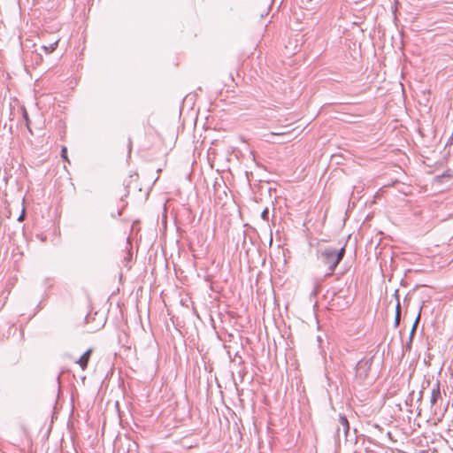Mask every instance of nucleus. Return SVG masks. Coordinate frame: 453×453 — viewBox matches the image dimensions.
<instances>
[{
  "label": "nucleus",
  "mask_w": 453,
  "mask_h": 453,
  "mask_svg": "<svg viewBox=\"0 0 453 453\" xmlns=\"http://www.w3.org/2000/svg\"><path fill=\"white\" fill-rule=\"evenodd\" d=\"M345 255V248L336 250L332 247H326L319 249L317 253L319 262L327 268L326 276H330L334 273L339 263L342 260Z\"/></svg>",
  "instance_id": "nucleus-1"
},
{
  "label": "nucleus",
  "mask_w": 453,
  "mask_h": 453,
  "mask_svg": "<svg viewBox=\"0 0 453 453\" xmlns=\"http://www.w3.org/2000/svg\"><path fill=\"white\" fill-rule=\"evenodd\" d=\"M106 320V313H87L85 316V323L88 326V330L90 332L102 328Z\"/></svg>",
  "instance_id": "nucleus-2"
},
{
  "label": "nucleus",
  "mask_w": 453,
  "mask_h": 453,
  "mask_svg": "<svg viewBox=\"0 0 453 453\" xmlns=\"http://www.w3.org/2000/svg\"><path fill=\"white\" fill-rule=\"evenodd\" d=\"M420 296L418 290L408 293L403 299V308L408 310L422 311L424 305H420Z\"/></svg>",
  "instance_id": "nucleus-3"
},
{
  "label": "nucleus",
  "mask_w": 453,
  "mask_h": 453,
  "mask_svg": "<svg viewBox=\"0 0 453 453\" xmlns=\"http://www.w3.org/2000/svg\"><path fill=\"white\" fill-rule=\"evenodd\" d=\"M372 359V358H365L361 359L356 366V376L360 380H364L367 378Z\"/></svg>",
  "instance_id": "nucleus-4"
},
{
  "label": "nucleus",
  "mask_w": 453,
  "mask_h": 453,
  "mask_svg": "<svg viewBox=\"0 0 453 453\" xmlns=\"http://www.w3.org/2000/svg\"><path fill=\"white\" fill-rule=\"evenodd\" d=\"M349 424L347 418L345 416L340 415L339 424L336 428V435L338 436V438H340V433H341V431H342L343 435L346 438L347 434L349 433Z\"/></svg>",
  "instance_id": "nucleus-5"
},
{
  "label": "nucleus",
  "mask_w": 453,
  "mask_h": 453,
  "mask_svg": "<svg viewBox=\"0 0 453 453\" xmlns=\"http://www.w3.org/2000/svg\"><path fill=\"white\" fill-rule=\"evenodd\" d=\"M441 391H440V383L439 381H436L434 384V387L432 388L431 396H430V403L432 405H434L437 403V400L441 398Z\"/></svg>",
  "instance_id": "nucleus-6"
},
{
  "label": "nucleus",
  "mask_w": 453,
  "mask_h": 453,
  "mask_svg": "<svg viewBox=\"0 0 453 453\" xmlns=\"http://www.w3.org/2000/svg\"><path fill=\"white\" fill-rule=\"evenodd\" d=\"M92 352V349H88L81 357L80 359L78 360V364L80 365L81 368L82 370H85L87 365H88V360H89V357H90V354Z\"/></svg>",
  "instance_id": "nucleus-7"
},
{
  "label": "nucleus",
  "mask_w": 453,
  "mask_h": 453,
  "mask_svg": "<svg viewBox=\"0 0 453 453\" xmlns=\"http://www.w3.org/2000/svg\"><path fill=\"white\" fill-rule=\"evenodd\" d=\"M389 304H393L391 308H394L395 311H401L402 306L399 300L398 290H395V294L392 296V300Z\"/></svg>",
  "instance_id": "nucleus-8"
},
{
  "label": "nucleus",
  "mask_w": 453,
  "mask_h": 453,
  "mask_svg": "<svg viewBox=\"0 0 453 453\" xmlns=\"http://www.w3.org/2000/svg\"><path fill=\"white\" fill-rule=\"evenodd\" d=\"M58 45V40L55 41L54 42L50 43L49 46L42 45V50L46 53L50 54L53 52Z\"/></svg>",
  "instance_id": "nucleus-9"
},
{
  "label": "nucleus",
  "mask_w": 453,
  "mask_h": 453,
  "mask_svg": "<svg viewBox=\"0 0 453 453\" xmlns=\"http://www.w3.org/2000/svg\"><path fill=\"white\" fill-rule=\"evenodd\" d=\"M261 218L265 220V221H269V210L268 208H265L262 213H261Z\"/></svg>",
  "instance_id": "nucleus-10"
},
{
  "label": "nucleus",
  "mask_w": 453,
  "mask_h": 453,
  "mask_svg": "<svg viewBox=\"0 0 453 453\" xmlns=\"http://www.w3.org/2000/svg\"><path fill=\"white\" fill-rule=\"evenodd\" d=\"M420 315H421V313H418V316L416 317V319L414 320L412 330H411V334H413V332L416 330L418 323V321L420 319Z\"/></svg>",
  "instance_id": "nucleus-11"
},
{
  "label": "nucleus",
  "mask_w": 453,
  "mask_h": 453,
  "mask_svg": "<svg viewBox=\"0 0 453 453\" xmlns=\"http://www.w3.org/2000/svg\"><path fill=\"white\" fill-rule=\"evenodd\" d=\"M61 157L65 161H68V158H67V150L65 147H63L62 150H61Z\"/></svg>",
  "instance_id": "nucleus-12"
},
{
  "label": "nucleus",
  "mask_w": 453,
  "mask_h": 453,
  "mask_svg": "<svg viewBox=\"0 0 453 453\" xmlns=\"http://www.w3.org/2000/svg\"><path fill=\"white\" fill-rule=\"evenodd\" d=\"M35 58H36V59H35L36 64H39L42 60V56H40L39 54H36Z\"/></svg>",
  "instance_id": "nucleus-13"
},
{
  "label": "nucleus",
  "mask_w": 453,
  "mask_h": 453,
  "mask_svg": "<svg viewBox=\"0 0 453 453\" xmlns=\"http://www.w3.org/2000/svg\"><path fill=\"white\" fill-rule=\"evenodd\" d=\"M402 313H395V324L398 325Z\"/></svg>",
  "instance_id": "nucleus-14"
},
{
  "label": "nucleus",
  "mask_w": 453,
  "mask_h": 453,
  "mask_svg": "<svg viewBox=\"0 0 453 453\" xmlns=\"http://www.w3.org/2000/svg\"><path fill=\"white\" fill-rule=\"evenodd\" d=\"M24 217H25V212L23 211L22 213L20 214V216L19 217L18 220L22 221L24 219Z\"/></svg>",
  "instance_id": "nucleus-15"
},
{
  "label": "nucleus",
  "mask_w": 453,
  "mask_h": 453,
  "mask_svg": "<svg viewBox=\"0 0 453 453\" xmlns=\"http://www.w3.org/2000/svg\"><path fill=\"white\" fill-rule=\"evenodd\" d=\"M24 117H25V119H26V120L27 122L28 121V116H27V113L26 111H24Z\"/></svg>",
  "instance_id": "nucleus-16"
},
{
  "label": "nucleus",
  "mask_w": 453,
  "mask_h": 453,
  "mask_svg": "<svg viewBox=\"0 0 453 453\" xmlns=\"http://www.w3.org/2000/svg\"><path fill=\"white\" fill-rule=\"evenodd\" d=\"M317 340H318V342L320 343V342H321V341H322L321 336H318V337H317Z\"/></svg>",
  "instance_id": "nucleus-17"
},
{
  "label": "nucleus",
  "mask_w": 453,
  "mask_h": 453,
  "mask_svg": "<svg viewBox=\"0 0 453 453\" xmlns=\"http://www.w3.org/2000/svg\"><path fill=\"white\" fill-rule=\"evenodd\" d=\"M273 134H276V135H279V134H281L282 133H273Z\"/></svg>",
  "instance_id": "nucleus-18"
}]
</instances>
